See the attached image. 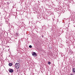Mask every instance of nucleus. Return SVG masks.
I'll return each instance as SVG.
<instances>
[{"instance_id": "1", "label": "nucleus", "mask_w": 75, "mask_h": 75, "mask_svg": "<svg viewBox=\"0 0 75 75\" xmlns=\"http://www.w3.org/2000/svg\"><path fill=\"white\" fill-rule=\"evenodd\" d=\"M20 64L19 63H16L15 64V67L16 69H18L20 67Z\"/></svg>"}, {"instance_id": "2", "label": "nucleus", "mask_w": 75, "mask_h": 75, "mask_svg": "<svg viewBox=\"0 0 75 75\" xmlns=\"http://www.w3.org/2000/svg\"><path fill=\"white\" fill-rule=\"evenodd\" d=\"M32 55L34 57H37V54H36V53L34 52L32 53Z\"/></svg>"}, {"instance_id": "3", "label": "nucleus", "mask_w": 75, "mask_h": 75, "mask_svg": "<svg viewBox=\"0 0 75 75\" xmlns=\"http://www.w3.org/2000/svg\"><path fill=\"white\" fill-rule=\"evenodd\" d=\"M14 71H13V69H11L9 70V72H11V73H12V72H13Z\"/></svg>"}, {"instance_id": "4", "label": "nucleus", "mask_w": 75, "mask_h": 75, "mask_svg": "<svg viewBox=\"0 0 75 75\" xmlns=\"http://www.w3.org/2000/svg\"><path fill=\"white\" fill-rule=\"evenodd\" d=\"M8 65L9 66V67H11V66L12 65V64H11V63H9L8 64Z\"/></svg>"}, {"instance_id": "5", "label": "nucleus", "mask_w": 75, "mask_h": 75, "mask_svg": "<svg viewBox=\"0 0 75 75\" xmlns=\"http://www.w3.org/2000/svg\"><path fill=\"white\" fill-rule=\"evenodd\" d=\"M72 71L73 72H75V68H73L72 69Z\"/></svg>"}, {"instance_id": "6", "label": "nucleus", "mask_w": 75, "mask_h": 75, "mask_svg": "<svg viewBox=\"0 0 75 75\" xmlns=\"http://www.w3.org/2000/svg\"><path fill=\"white\" fill-rule=\"evenodd\" d=\"M29 48H32V46H31V45H30L29 46Z\"/></svg>"}, {"instance_id": "7", "label": "nucleus", "mask_w": 75, "mask_h": 75, "mask_svg": "<svg viewBox=\"0 0 75 75\" xmlns=\"http://www.w3.org/2000/svg\"><path fill=\"white\" fill-rule=\"evenodd\" d=\"M48 64H49V65H50L51 64V62H48Z\"/></svg>"}, {"instance_id": "8", "label": "nucleus", "mask_w": 75, "mask_h": 75, "mask_svg": "<svg viewBox=\"0 0 75 75\" xmlns=\"http://www.w3.org/2000/svg\"><path fill=\"white\" fill-rule=\"evenodd\" d=\"M42 37H44V36H43V35H42Z\"/></svg>"}, {"instance_id": "9", "label": "nucleus", "mask_w": 75, "mask_h": 75, "mask_svg": "<svg viewBox=\"0 0 75 75\" xmlns=\"http://www.w3.org/2000/svg\"><path fill=\"white\" fill-rule=\"evenodd\" d=\"M72 74H70V75H72Z\"/></svg>"}, {"instance_id": "10", "label": "nucleus", "mask_w": 75, "mask_h": 75, "mask_svg": "<svg viewBox=\"0 0 75 75\" xmlns=\"http://www.w3.org/2000/svg\"><path fill=\"white\" fill-rule=\"evenodd\" d=\"M72 75H74V74H72Z\"/></svg>"}, {"instance_id": "11", "label": "nucleus", "mask_w": 75, "mask_h": 75, "mask_svg": "<svg viewBox=\"0 0 75 75\" xmlns=\"http://www.w3.org/2000/svg\"><path fill=\"white\" fill-rule=\"evenodd\" d=\"M6 21V22H7V21Z\"/></svg>"}]
</instances>
